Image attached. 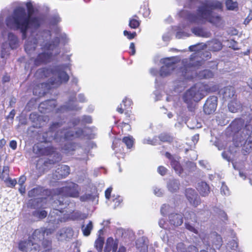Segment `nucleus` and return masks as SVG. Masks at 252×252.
Instances as JSON below:
<instances>
[{"label": "nucleus", "instance_id": "obj_1", "mask_svg": "<svg viewBox=\"0 0 252 252\" xmlns=\"http://www.w3.org/2000/svg\"><path fill=\"white\" fill-rule=\"evenodd\" d=\"M28 14L23 7H16L11 15L7 16L5 19L6 26L10 29L19 31L22 34V39L27 37L28 31L30 29L36 30L41 24V20L39 17H32L34 8L31 1L26 4Z\"/></svg>", "mask_w": 252, "mask_h": 252}, {"label": "nucleus", "instance_id": "obj_2", "mask_svg": "<svg viewBox=\"0 0 252 252\" xmlns=\"http://www.w3.org/2000/svg\"><path fill=\"white\" fill-rule=\"evenodd\" d=\"M67 64H61L52 67H42L37 69L35 75L40 78H49L48 81L36 85L33 88V93H37L36 88H41L43 92H48L50 90L60 86L63 83H66L69 76L65 70Z\"/></svg>", "mask_w": 252, "mask_h": 252}, {"label": "nucleus", "instance_id": "obj_3", "mask_svg": "<svg viewBox=\"0 0 252 252\" xmlns=\"http://www.w3.org/2000/svg\"><path fill=\"white\" fill-rule=\"evenodd\" d=\"M211 88L206 84L197 83L188 89L184 93L183 99L189 107L193 102H198L202 99L207 93L211 92Z\"/></svg>", "mask_w": 252, "mask_h": 252}, {"label": "nucleus", "instance_id": "obj_4", "mask_svg": "<svg viewBox=\"0 0 252 252\" xmlns=\"http://www.w3.org/2000/svg\"><path fill=\"white\" fill-rule=\"evenodd\" d=\"M216 9H222V3L219 1L212 3H204L201 6H199L197 9V15L201 19L208 22L217 25L219 24L221 17L218 14L213 12Z\"/></svg>", "mask_w": 252, "mask_h": 252}, {"label": "nucleus", "instance_id": "obj_5", "mask_svg": "<svg viewBox=\"0 0 252 252\" xmlns=\"http://www.w3.org/2000/svg\"><path fill=\"white\" fill-rule=\"evenodd\" d=\"M79 196V186L74 183L70 182L65 186L54 189L52 197L55 203L62 205L64 204L66 197L77 198Z\"/></svg>", "mask_w": 252, "mask_h": 252}, {"label": "nucleus", "instance_id": "obj_6", "mask_svg": "<svg viewBox=\"0 0 252 252\" xmlns=\"http://www.w3.org/2000/svg\"><path fill=\"white\" fill-rule=\"evenodd\" d=\"M43 141L37 142L33 147V152L38 157L49 156L56 154L59 160H61V154L56 153V148L52 145H46Z\"/></svg>", "mask_w": 252, "mask_h": 252}, {"label": "nucleus", "instance_id": "obj_7", "mask_svg": "<svg viewBox=\"0 0 252 252\" xmlns=\"http://www.w3.org/2000/svg\"><path fill=\"white\" fill-rule=\"evenodd\" d=\"M63 125L62 122H54L50 126L48 131L42 134L43 142L44 143H51L53 140H57L61 139L62 136L59 135L60 130L58 128Z\"/></svg>", "mask_w": 252, "mask_h": 252}, {"label": "nucleus", "instance_id": "obj_8", "mask_svg": "<svg viewBox=\"0 0 252 252\" xmlns=\"http://www.w3.org/2000/svg\"><path fill=\"white\" fill-rule=\"evenodd\" d=\"M163 63L164 65L159 70V74L160 76L164 77L169 75L175 69L176 63L170 58L164 59Z\"/></svg>", "mask_w": 252, "mask_h": 252}, {"label": "nucleus", "instance_id": "obj_9", "mask_svg": "<svg viewBox=\"0 0 252 252\" xmlns=\"http://www.w3.org/2000/svg\"><path fill=\"white\" fill-rule=\"evenodd\" d=\"M185 196L190 204L197 207L201 203V200L197 192L193 189L188 188L185 190Z\"/></svg>", "mask_w": 252, "mask_h": 252}, {"label": "nucleus", "instance_id": "obj_10", "mask_svg": "<svg viewBox=\"0 0 252 252\" xmlns=\"http://www.w3.org/2000/svg\"><path fill=\"white\" fill-rule=\"evenodd\" d=\"M19 249L22 252H39L40 245L38 244H33L32 240L22 241L19 243Z\"/></svg>", "mask_w": 252, "mask_h": 252}, {"label": "nucleus", "instance_id": "obj_11", "mask_svg": "<svg viewBox=\"0 0 252 252\" xmlns=\"http://www.w3.org/2000/svg\"><path fill=\"white\" fill-rule=\"evenodd\" d=\"M218 98L214 95L209 97L203 106V110L205 114L209 115L213 113L217 107Z\"/></svg>", "mask_w": 252, "mask_h": 252}, {"label": "nucleus", "instance_id": "obj_12", "mask_svg": "<svg viewBox=\"0 0 252 252\" xmlns=\"http://www.w3.org/2000/svg\"><path fill=\"white\" fill-rule=\"evenodd\" d=\"M132 104L133 102L131 99L125 98L123 100L122 103L118 105L116 110L121 114H123L126 110L130 111V110H132Z\"/></svg>", "mask_w": 252, "mask_h": 252}, {"label": "nucleus", "instance_id": "obj_13", "mask_svg": "<svg viewBox=\"0 0 252 252\" xmlns=\"http://www.w3.org/2000/svg\"><path fill=\"white\" fill-rule=\"evenodd\" d=\"M52 54L51 53L43 52L39 54L34 60V64L38 66L42 63H46L50 62Z\"/></svg>", "mask_w": 252, "mask_h": 252}, {"label": "nucleus", "instance_id": "obj_14", "mask_svg": "<svg viewBox=\"0 0 252 252\" xmlns=\"http://www.w3.org/2000/svg\"><path fill=\"white\" fill-rule=\"evenodd\" d=\"M70 167L66 165H62L55 171V176L58 179L64 178L70 174Z\"/></svg>", "mask_w": 252, "mask_h": 252}, {"label": "nucleus", "instance_id": "obj_15", "mask_svg": "<svg viewBox=\"0 0 252 252\" xmlns=\"http://www.w3.org/2000/svg\"><path fill=\"white\" fill-rule=\"evenodd\" d=\"M118 241L114 240L112 237H109L106 240L104 247V252H116L118 249Z\"/></svg>", "mask_w": 252, "mask_h": 252}, {"label": "nucleus", "instance_id": "obj_16", "mask_svg": "<svg viewBox=\"0 0 252 252\" xmlns=\"http://www.w3.org/2000/svg\"><path fill=\"white\" fill-rule=\"evenodd\" d=\"M125 114L124 120L125 122H123L120 124V126L122 128V131H123V128L127 126L128 130L130 129V126L129 123H130L132 121L135 120V117L133 114H132L131 110L130 111H126L124 113Z\"/></svg>", "mask_w": 252, "mask_h": 252}, {"label": "nucleus", "instance_id": "obj_17", "mask_svg": "<svg viewBox=\"0 0 252 252\" xmlns=\"http://www.w3.org/2000/svg\"><path fill=\"white\" fill-rule=\"evenodd\" d=\"M48 192V189H44L43 187L38 186L29 191L28 196L29 197H36L46 195Z\"/></svg>", "mask_w": 252, "mask_h": 252}, {"label": "nucleus", "instance_id": "obj_18", "mask_svg": "<svg viewBox=\"0 0 252 252\" xmlns=\"http://www.w3.org/2000/svg\"><path fill=\"white\" fill-rule=\"evenodd\" d=\"M169 221L175 226H180L183 222V217L178 213H171L169 216Z\"/></svg>", "mask_w": 252, "mask_h": 252}, {"label": "nucleus", "instance_id": "obj_19", "mask_svg": "<svg viewBox=\"0 0 252 252\" xmlns=\"http://www.w3.org/2000/svg\"><path fill=\"white\" fill-rule=\"evenodd\" d=\"M45 231L42 229H35L32 234V239L33 244H38L39 245V242L44 239Z\"/></svg>", "mask_w": 252, "mask_h": 252}, {"label": "nucleus", "instance_id": "obj_20", "mask_svg": "<svg viewBox=\"0 0 252 252\" xmlns=\"http://www.w3.org/2000/svg\"><path fill=\"white\" fill-rule=\"evenodd\" d=\"M197 189L200 195L202 196L208 195L210 192V187L205 182L202 181L199 183Z\"/></svg>", "mask_w": 252, "mask_h": 252}, {"label": "nucleus", "instance_id": "obj_21", "mask_svg": "<svg viewBox=\"0 0 252 252\" xmlns=\"http://www.w3.org/2000/svg\"><path fill=\"white\" fill-rule=\"evenodd\" d=\"M243 123V121L241 118H236L230 123L229 127L232 131L238 132L241 129Z\"/></svg>", "mask_w": 252, "mask_h": 252}, {"label": "nucleus", "instance_id": "obj_22", "mask_svg": "<svg viewBox=\"0 0 252 252\" xmlns=\"http://www.w3.org/2000/svg\"><path fill=\"white\" fill-rule=\"evenodd\" d=\"M8 40L9 41V45L11 49H16L18 47V39L17 36L13 33H8Z\"/></svg>", "mask_w": 252, "mask_h": 252}, {"label": "nucleus", "instance_id": "obj_23", "mask_svg": "<svg viewBox=\"0 0 252 252\" xmlns=\"http://www.w3.org/2000/svg\"><path fill=\"white\" fill-rule=\"evenodd\" d=\"M236 91L234 88L231 86L224 87L223 93V97L225 98H231L236 96Z\"/></svg>", "mask_w": 252, "mask_h": 252}, {"label": "nucleus", "instance_id": "obj_24", "mask_svg": "<svg viewBox=\"0 0 252 252\" xmlns=\"http://www.w3.org/2000/svg\"><path fill=\"white\" fill-rule=\"evenodd\" d=\"M141 21L137 15H134L129 20L128 26L131 29H137L140 25Z\"/></svg>", "mask_w": 252, "mask_h": 252}, {"label": "nucleus", "instance_id": "obj_25", "mask_svg": "<svg viewBox=\"0 0 252 252\" xmlns=\"http://www.w3.org/2000/svg\"><path fill=\"white\" fill-rule=\"evenodd\" d=\"M213 246L217 249H219L222 244V239L221 236L217 233L213 235L212 238Z\"/></svg>", "mask_w": 252, "mask_h": 252}, {"label": "nucleus", "instance_id": "obj_26", "mask_svg": "<svg viewBox=\"0 0 252 252\" xmlns=\"http://www.w3.org/2000/svg\"><path fill=\"white\" fill-rule=\"evenodd\" d=\"M64 133L63 139L65 140H72L75 138L74 132L70 130L69 128H63L61 130H60V133Z\"/></svg>", "mask_w": 252, "mask_h": 252}, {"label": "nucleus", "instance_id": "obj_27", "mask_svg": "<svg viewBox=\"0 0 252 252\" xmlns=\"http://www.w3.org/2000/svg\"><path fill=\"white\" fill-rule=\"evenodd\" d=\"M10 168L8 165L3 166L2 170H0V179L4 182L9 179Z\"/></svg>", "mask_w": 252, "mask_h": 252}, {"label": "nucleus", "instance_id": "obj_28", "mask_svg": "<svg viewBox=\"0 0 252 252\" xmlns=\"http://www.w3.org/2000/svg\"><path fill=\"white\" fill-rule=\"evenodd\" d=\"M179 185L180 183L179 181L174 179L169 181L167 184V187L170 191L175 192L179 190Z\"/></svg>", "mask_w": 252, "mask_h": 252}, {"label": "nucleus", "instance_id": "obj_29", "mask_svg": "<svg viewBox=\"0 0 252 252\" xmlns=\"http://www.w3.org/2000/svg\"><path fill=\"white\" fill-rule=\"evenodd\" d=\"M210 50L212 51L216 52L222 49V43L218 40H213L209 44Z\"/></svg>", "mask_w": 252, "mask_h": 252}, {"label": "nucleus", "instance_id": "obj_30", "mask_svg": "<svg viewBox=\"0 0 252 252\" xmlns=\"http://www.w3.org/2000/svg\"><path fill=\"white\" fill-rule=\"evenodd\" d=\"M104 244V238L100 235L95 240L94 244V248L97 252H102Z\"/></svg>", "mask_w": 252, "mask_h": 252}, {"label": "nucleus", "instance_id": "obj_31", "mask_svg": "<svg viewBox=\"0 0 252 252\" xmlns=\"http://www.w3.org/2000/svg\"><path fill=\"white\" fill-rule=\"evenodd\" d=\"M240 108V104L237 100L234 99L231 100L228 104V108L230 112L232 113H236Z\"/></svg>", "mask_w": 252, "mask_h": 252}, {"label": "nucleus", "instance_id": "obj_32", "mask_svg": "<svg viewBox=\"0 0 252 252\" xmlns=\"http://www.w3.org/2000/svg\"><path fill=\"white\" fill-rule=\"evenodd\" d=\"M171 165L175 170V172L178 174H181L183 172V168L180 162L176 159H172V161H171Z\"/></svg>", "mask_w": 252, "mask_h": 252}, {"label": "nucleus", "instance_id": "obj_33", "mask_svg": "<svg viewBox=\"0 0 252 252\" xmlns=\"http://www.w3.org/2000/svg\"><path fill=\"white\" fill-rule=\"evenodd\" d=\"M122 141L126 146L127 149H131L134 142V139L131 136H125L122 138Z\"/></svg>", "mask_w": 252, "mask_h": 252}, {"label": "nucleus", "instance_id": "obj_34", "mask_svg": "<svg viewBox=\"0 0 252 252\" xmlns=\"http://www.w3.org/2000/svg\"><path fill=\"white\" fill-rule=\"evenodd\" d=\"M93 225L91 221L87 224L86 226L84 225L82 226V230L83 235L85 236H88L90 235L92 230L93 229Z\"/></svg>", "mask_w": 252, "mask_h": 252}, {"label": "nucleus", "instance_id": "obj_35", "mask_svg": "<svg viewBox=\"0 0 252 252\" xmlns=\"http://www.w3.org/2000/svg\"><path fill=\"white\" fill-rule=\"evenodd\" d=\"M199 75L202 78L207 79L212 78L214 74L212 71L208 69H204L199 72Z\"/></svg>", "mask_w": 252, "mask_h": 252}, {"label": "nucleus", "instance_id": "obj_36", "mask_svg": "<svg viewBox=\"0 0 252 252\" xmlns=\"http://www.w3.org/2000/svg\"><path fill=\"white\" fill-rule=\"evenodd\" d=\"M139 13H141L144 17H147L149 16L150 10L148 8V3H145L143 5L141 6Z\"/></svg>", "mask_w": 252, "mask_h": 252}, {"label": "nucleus", "instance_id": "obj_37", "mask_svg": "<svg viewBox=\"0 0 252 252\" xmlns=\"http://www.w3.org/2000/svg\"><path fill=\"white\" fill-rule=\"evenodd\" d=\"M47 212L45 210L34 211L32 212V215L39 219L45 218L47 216Z\"/></svg>", "mask_w": 252, "mask_h": 252}, {"label": "nucleus", "instance_id": "obj_38", "mask_svg": "<svg viewBox=\"0 0 252 252\" xmlns=\"http://www.w3.org/2000/svg\"><path fill=\"white\" fill-rule=\"evenodd\" d=\"M225 5L228 10H233L238 8V3L236 1H233L232 0H226Z\"/></svg>", "mask_w": 252, "mask_h": 252}, {"label": "nucleus", "instance_id": "obj_39", "mask_svg": "<svg viewBox=\"0 0 252 252\" xmlns=\"http://www.w3.org/2000/svg\"><path fill=\"white\" fill-rule=\"evenodd\" d=\"M185 228L194 234H198V231L197 228H195V226L191 224L189 222L186 221L185 222Z\"/></svg>", "mask_w": 252, "mask_h": 252}, {"label": "nucleus", "instance_id": "obj_40", "mask_svg": "<svg viewBox=\"0 0 252 252\" xmlns=\"http://www.w3.org/2000/svg\"><path fill=\"white\" fill-rule=\"evenodd\" d=\"M198 2V0H186L184 4V8L192 9Z\"/></svg>", "mask_w": 252, "mask_h": 252}, {"label": "nucleus", "instance_id": "obj_41", "mask_svg": "<svg viewBox=\"0 0 252 252\" xmlns=\"http://www.w3.org/2000/svg\"><path fill=\"white\" fill-rule=\"evenodd\" d=\"M94 196L91 193L85 194L80 197V200L82 202H85L88 200H94Z\"/></svg>", "mask_w": 252, "mask_h": 252}, {"label": "nucleus", "instance_id": "obj_42", "mask_svg": "<svg viewBox=\"0 0 252 252\" xmlns=\"http://www.w3.org/2000/svg\"><path fill=\"white\" fill-rule=\"evenodd\" d=\"M42 245L44 249H46V251L51 250L52 241L51 240L43 239L42 240Z\"/></svg>", "mask_w": 252, "mask_h": 252}, {"label": "nucleus", "instance_id": "obj_43", "mask_svg": "<svg viewBox=\"0 0 252 252\" xmlns=\"http://www.w3.org/2000/svg\"><path fill=\"white\" fill-rule=\"evenodd\" d=\"M186 18L190 22H196L198 20L197 16L191 12H188L186 15Z\"/></svg>", "mask_w": 252, "mask_h": 252}, {"label": "nucleus", "instance_id": "obj_44", "mask_svg": "<svg viewBox=\"0 0 252 252\" xmlns=\"http://www.w3.org/2000/svg\"><path fill=\"white\" fill-rule=\"evenodd\" d=\"M159 138L160 141L162 142H171L172 140V138L168 134L162 133L160 134Z\"/></svg>", "mask_w": 252, "mask_h": 252}, {"label": "nucleus", "instance_id": "obj_45", "mask_svg": "<svg viewBox=\"0 0 252 252\" xmlns=\"http://www.w3.org/2000/svg\"><path fill=\"white\" fill-rule=\"evenodd\" d=\"M124 35L125 36H126V37L129 39V40H131L133 38H134L136 35H137V33L135 32H131L129 31H127L126 30H125L124 31Z\"/></svg>", "mask_w": 252, "mask_h": 252}, {"label": "nucleus", "instance_id": "obj_46", "mask_svg": "<svg viewBox=\"0 0 252 252\" xmlns=\"http://www.w3.org/2000/svg\"><path fill=\"white\" fill-rule=\"evenodd\" d=\"M120 141H121V140L120 139V140H118L117 141L113 142V149L115 151L116 153H119V152H121V151H122L123 153H124V148L123 147H122V150L121 149H120L119 150L117 149L118 147L120 146V145H121Z\"/></svg>", "mask_w": 252, "mask_h": 252}, {"label": "nucleus", "instance_id": "obj_47", "mask_svg": "<svg viewBox=\"0 0 252 252\" xmlns=\"http://www.w3.org/2000/svg\"><path fill=\"white\" fill-rule=\"evenodd\" d=\"M192 216H193L194 222L195 223L197 222L198 223L197 220V217L196 214L193 212L192 211L188 212V215L185 217L186 220H189L191 219Z\"/></svg>", "mask_w": 252, "mask_h": 252}, {"label": "nucleus", "instance_id": "obj_48", "mask_svg": "<svg viewBox=\"0 0 252 252\" xmlns=\"http://www.w3.org/2000/svg\"><path fill=\"white\" fill-rule=\"evenodd\" d=\"M167 171V168L164 167L163 166H159L158 168V173L161 176L165 175L166 174Z\"/></svg>", "mask_w": 252, "mask_h": 252}, {"label": "nucleus", "instance_id": "obj_49", "mask_svg": "<svg viewBox=\"0 0 252 252\" xmlns=\"http://www.w3.org/2000/svg\"><path fill=\"white\" fill-rule=\"evenodd\" d=\"M252 20V10H250L249 13L247 17L245 18L244 23L245 25L248 24Z\"/></svg>", "mask_w": 252, "mask_h": 252}, {"label": "nucleus", "instance_id": "obj_50", "mask_svg": "<svg viewBox=\"0 0 252 252\" xmlns=\"http://www.w3.org/2000/svg\"><path fill=\"white\" fill-rule=\"evenodd\" d=\"M5 183H8L9 184V187L13 188L15 186V185L17 184V181L16 179H12L11 178L9 177V179L6 180V182H5Z\"/></svg>", "mask_w": 252, "mask_h": 252}, {"label": "nucleus", "instance_id": "obj_51", "mask_svg": "<svg viewBox=\"0 0 252 252\" xmlns=\"http://www.w3.org/2000/svg\"><path fill=\"white\" fill-rule=\"evenodd\" d=\"M75 138H79L84 135V130L81 128H79L75 132Z\"/></svg>", "mask_w": 252, "mask_h": 252}, {"label": "nucleus", "instance_id": "obj_52", "mask_svg": "<svg viewBox=\"0 0 252 252\" xmlns=\"http://www.w3.org/2000/svg\"><path fill=\"white\" fill-rule=\"evenodd\" d=\"M112 190V188L109 187L105 191V196L106 199H109L110 198Z\"/></svg>", "mask_w": 252, "mask_h": 252}, {"label": "nucleus", "instance_id": "obj_53", "mask_svg": "<svg viewBox=\"0 0 252 252\" xmlns=\"http://www.w3.org/2000/svg\"><path fill=\"white\" fill-rule=\"evenodd\" d=\"M129 50H130L129 54L130 55H134L135 54V44L133 42H131L129 45Z\"/></svg>", "mask_w": 252, "mask_h": 252}, {"label": "nucleus", "instance_id": "obj_54", "mask_svg": "<svg viewBox=\"0 0 252 252\" xmlns=\"http://www.w3.org/2000/svg\"><path fill=\"white\" fill-rule=\"evenodd\" d=\"M230 47L234 50H236L239 49L237 46V43L234 40H232L231 42V45L230 46Z\"/></svg>", "mask_w": 252, "mask_h": 252}, {"label": "nucleus", "instance_id": "obj_55", "mask_svg": "<svg viewBox=\"0 0 252 252\" xmlns=\"http://www.w3.org/2000/svg\"><path fill=\"white\" fill-rule=\"evenodd\" d=\"M9 146L13 150L17 148V142L15 140H11L9 143Z\"/></svg>", "mask_w": 252, "mask_h": 252}, {"label": "nucleus", "instance_id": "obj_56", "mask_svg": "<svg viewBox=\"0 0 252 252\" xmlns=\"http://www.w3.org/2000/svg\"><path fill=\"white\" fill-rule=\"evenodd\" d=\"M19 191L22 195H24L26 192V187L24 185H19Z\"/></svg>", "mask_w": 252, "mask_h": 252}, {"label": "nucleus", "instance_id": "obj_57", "mask_svg": "<svg viewBox=\"0 0 252 252\" xmlns=\"http://www.w3.org/2000/svg\"><path fill=\"white\" fill-rule=\"evenodd\" d=\"M220 215L222 220H227V216L224 211H220Z\"/></svg>", "mask_w": 252, "mask_h": 252}, {"label": "nucleus", "instance_id": "obj_58", "mask_svg": "<svg viewBox=\"0 0 252 252\" xmlns=\"http://www.w3.org/2000/svg\"><path fill=\"white\" fill-rule=\"evenodd\" d=\"M26 180V178L25 176H21L19 179V185H24Z\"/></svg>", "mask_w": 252, "mask_h": 252}, {"label": "nucleus", "instance_id": "obj_59", "mask_svg": "<svg viewBox=\"0 0 252 252\" xmlns=\"http://www.w3.org/2000/svg\"><path fill=\"white\" fill-rule=\"evenodd\" d=\"M189 249V252H191V251H192L193 252H197L198 249L197 248L194 246H190L188 248Z\"/></svg>", "mask_w": 252, "mask_h": 252}, {"label": "nucleus", "instance_id": "obj_60", "mask_svg": "<svg viewBox=\"0 0 252 252\" xmlns=\"http://www.w3.org/2000/svg\"><path fill=\"white\" fill-rule=\"evenodd\" d=\"M10 81V76L5 75L2 77L3 83L8 82Z\"/></svg>", "mask_w": 252, "mask_h": 252}, {"label": "nucleus", "instance_id": "obj_61", "mask_svg": "<svg viewBox=\"0 0 252 252\" xmlns=\"http://www.w3.org/2000/svg\"><path fill=\"white\" fill-rule=\"evenodd\" d=\"M165 156L166 157L168 158L170 161H172V159H175V158L172 157V156L171 155L170 153L169 152H166L165 153Z\"/></svg>", "mask_w": 252, "mask_h": 252}, {"label": "nucleus", "instance_id": "obj_62", "mask_svg": "<svg viewBox=\"0 0 252 252\" xmlns=\"http://www.w3.org/2000/svg\"><path fill=\"white\" fill-rule=\"evenodd\" d=\"M78 98L79 99V101L81 102H83L85 100V98L83 94H79Z\"/></svg>", "mask_w": 252, "mask_h": 252}, {"label": "nucleus", "instance_id": "obj_63", "mask_svg": "<svg viewBox=\"0 0 252 252\" xmlns=\"http://www.w3.org/2000/svg\"><path fill=\"white\" fill-rule=\"evenodd\" d=\"M122 199L121 198L120 196H118V198H116L114 200V201L116 202V204L118 203L117 205H119L122 202Z\"/></svg>", "mask_w": 252, "mask_h": 252}, {"label": "nucleus", "instance_id": "obj_64", "mask_svg": "<svg viewBox=\"0 0 252 252\" xmlns=\"http://www.w3.org/2000/svg\"><path fill=\"white\" fill-rule=\"evenodd\" d=\"M158 223H159V225L160 227L163 228H164V223H165L164 220L161 219V220H160L159 221Z\"/></svg>", "mask_w": 252, "mask_h": 252}]
</instances>
